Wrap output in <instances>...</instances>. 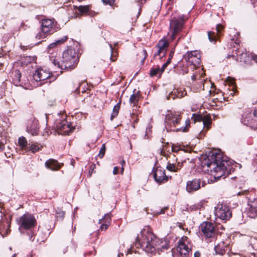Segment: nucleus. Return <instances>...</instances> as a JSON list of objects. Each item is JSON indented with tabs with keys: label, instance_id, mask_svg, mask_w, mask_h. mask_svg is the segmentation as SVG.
I'll return each instance as SVG.
<instances>
[{
	"label": "nucleus",
	"instance_id": "nucleus-1",
	"mask_svg": "<svg viewBox=\"0 0 257 257\" xmlns=\"http://www.w3.org/2000/svg\"><path fill=\"white\" fill-rule=\"evenodd\" d=\"M136 241L140 247L148 253H154L167 250L169 247V242L166 240L157 238L155 234L148 229H143L137 238Z\"/></svg>",
	"mask_w": 257,
	"mask_h": 257
},
{
	"label": "nucleus",
	"instance_id": "nucleus-2",
	"mask_svg": "<svg viewBox=\"0 0 257 257\" xmlns=\"http://www.w3.org/2000/svg\"><path fill=\"white\" fill-rule=\"evenodd\" d=\"M227 162L222 159V155L218 152H212L202 162V169L206 173H210L217 179L224 175Z\"/></svg>",
	"mask_w": 257,
	"mask_h": 257
},
{
	"label": "nucleus",
	"instance_id": "nucleus-3",
	"mask_svg": "<svg viewBox=\"0 0 257 257\" xmlns=\"http://www.w3.org/2000/svg\"><path fill=\"white\" fill-rule=\"evenodd\" d=\"M77 61L78 57L76 56L75 50L69 48L63 52L60 61L54 59L53 63L55 66L61 69L71 70L76 67Z\"/></svg>",
	"mask_w": 257,
	"mask_h": 257
},
{
	"label": "nucleus",
	"instance_id": "nucleus-4",
	"mask_svg": "<svg viewBox=\"0 0 257 257\" xmlns=\"http://www.w3.org/2000/svg\"><path fill=\"white\" fill-rule=\"evenodd\" d=\"M181 118L180 115L175 113L170 112L166 115L165 119V128L167 132L169 131H182L183 132H187L188 127L190 125V120L187 119L186 120L185 126L181 127L175 128L177 125L179 123Z\"/></svg>",
	"mask_w": 257,
	"mask_h": 257
},
{
	"label": "nucleus",
	"instance_id": "nucleus-5",
	"mask_svg": "<svg viewBox=\"0 0 257 257\" xmlns=\"http://www.w3.org/2000/svg\"><path fill=\"white\" fill-rule=\"evenodd\" d=\"M19 225V230L22 232V229L28 230L33 228L36 224V220L31 214L26 213L17 219Z\"/></svg>",
	"mask_w": 257,
	"mask_h": 257
},
{
	"label": "nucleus",
	"instance_id": "nucleus-6",
	"mask_svg": "<svg viewBox=\"0 0 257 257\" xmlns=\"http://www.w3.org/2000/svg\"><path fill=\"white\" fill-rule=\"evenodd\" d=\"M183 25L184 20L182 18H174L170 21V33L172 40H174L176 36L182 31Z\"/></svg>",
	"mask_w": 257,
	"mask_h": 257
},
{
	"label": "nucleus",
	"instance_id": "nucleus-7",
	"mask_svg": "<svg viewBox=\"0 0 257 257\" xmlns=\"http://www.w3.org/2000/svg\"><path fill=\"white\" fill-rule=\"evenodd\" d=\"M176 250L179 252L182 257L187 256L191 250V247L187 236H184L179 239Z\"/></svg>",
	"mask_w": 257,
	"mask_h": 257
},
{
	"label": "nucleus",
	"instance_id": "nucleus-8",
	"mask_svg": "<svg viewBox=\"0 0 257 257\" xmlns=\"http://www.w3.org/2000/svg\"><path fill=\"white\" fill-rule=\"evenodd\" d=\"M215 215L221 220H226L231 216V212L227 205L219 204L215 208Z\"/></svg>",
	"mask_w": 257,
	"mask_h": 257
},
{
	"label": "nucleus",
	"instance_id": "nucleus-9",
	"mask_svg": "<svg viewBox=\"0 0 257 257\" xmlns=\"http://www.w3.org/2000/svg\"><path fill=\"white\" fill-rule=\"evenodd\" d=\"M55 125L58 133L62 135H69L74 129L65 118L62 120H57Z\"/></svg>",
	"mask_w": 257,
	"mask_h": 257
},
{
	"label": "nucleus",
	"instance_id": "nucleus-10",
	"mask_svg": "<svg viewBox=\"0 0 257 257\" xmlns=\"http://www.w3.org/2000/svg\"><path fill=\"white\" fill-rule=\"evenodd\" d=\"M241 122L245 125L250 127H257V118L254 116V112L252 113L249 110L244 111L241 115Z\"/></svg>",
	"mask_w": 257,
	"mask_h": 257
},
{
	"label": "nucleus",
	"instance_id": "nucleus-11",
	"mask_svg": "<svg viewBox=\"0 0 257 257\" xmlns=\"http://www.w3.org/2000/svg\"><path fill=\"white\" fill-rule=\"evenodd\" d=\"M200 229L206 238H214L216 235L214 224L210 222H203Z\"/></svg>",
	"mask_w": 257,
	"mask_h": 257
},
{
	"label": "nucleus",
	"instance_id": "nucleus-12",
	"mask_svg": "<svg viewBox=\"0 0 257 257\" xmlns=\"http://www.w3.org/2000/svg\"><path fill=\"white\" fill-rule=\"evenodd\" d=\"M200 52L196 50L188 52L187 54L184 56V59L188 63L194 67H197L200 64Z\"/></svg>",
	"mask_w": 257,
	"mask_h": 257
},
{
	"label": "nucleus",
	"instance_id": "nucleus-13",
	"mask_svg": "<svg viewBox=\"0 0 257 257\" xmlns=\"http://www.w3.org/2000/svg\"><path fill=\"white\" fill-rule=\"evenodd\" d=\"M56 28L53 20L47 19L42 21L41 28L44 32L52 34L56 31Z\"/></svg>",
	"mask_w": 257,
	"mask_h": 257
},
{
	"label": "nucleus",
	"instance_id": "nucleus-14",
	"mask_svg": "<svg viewBox=\"0 0 257 257\" xmlns=\"http://www.w3.org/2000/svg\"><path fill=\"white\" fill-rule=\"evenodd\" d=\"M153 174L156 182L159 184L164 183L168 180V177L165 175V170L161 168L157 167Z\"/></svg>",
	"mask_w": 257,
	"mask_h": 257
},
{
	"label": "nucleus",
	"instance_id": "nucleus-15",
	"mask_svg": "<svg viewBox=\"0 0 257 257\" xmlns=\"http://www.w3.org/2000/svg\"><path fill=\"white\" fill-rule=\"evenodd\" d=\"M193 118L194 121H200L202 122L204 125V128L206 130H208L211 124V119L210 116L208 115H205L202 116L201 115H193Z\"/></svg>",
	"mask_w": 257,
	"mask_h": 257
},
{
	"label": "nucleus",
	"instance_id": "nucleus-16",
	"mask_svg": "<svg viewBox=\"0 0 257 257\" xmlns=\"http://www.w3.org/2000/svg\"><path fill=\"white\" fill-rule=\"evenodd\" d=\"M50 77V73L42 69H38L33 74V78L36 81H43Z\"/></svg>",
	"mask_w": 257,
	"mask_h": 257
},
{
	"label": "nucleus",
	"instance_id": "nucleus-17",
	"mask_svg": "<svg viewBox=\"0 0 257 257\" xmlns=\"http://www.w3.org/2000/svg\"><path fill=\"white\" fill-rule=\"evenodd\" d=\"M39 122L36 119H31L28 121L27 131L33 136L37 135L39 131Z\"/></svg>",
	"mask_w": 257,
	"mask_h": 257
},
{
	"label": "nucleus",
	"instance_id": "nucleus-18",
	"mask_svg": "<svg viewBox=\"0 0 257 257\" xmlns=\"http://www.w3.org/2000/svg\"><path fill=\"white\" fill-rule=\"evenodd\" d=\"M248 211L250 217L257 216V197L252 199H250L248 201Z\"/></svg>",
	"mask_w": 257,
	"mask_h": 257
},
{
	"label": "nucleus",
	"instance_id": "nucleus-19",
	"mask_svg": "<svg viewBox=\"0 0 257 257\" xmlns=\"http://www.w3.org/2000/svg\"><path fill=\"white\" fill-rule=\"evenodd\" d=\"M239 58L240 62H243L247 64H249L251 60L257 63V55H250L243 51L239 54Z\"/></svg>",
	"mask_w": 257,
	"mask_h": 257
},
{
	"label": "nucleus",
	"instance_id": "nucleus-20",
	"mask_svg": "<svg viewBox=\"0 0 257 257\" xmlns=\"http://www.w3.org/2000/svg\"><path fill=\"white\" fill-rule=\"evenodd\" d=\"M201 183L200 179H193L188 181L186 185L187 191L188 192H191L198 190L200 188Z\"/></svg>",
	"mask_w": 257,
	"mask_h": 257
},
{
	"label": "nucleus",
	"instance_id": "nucleus-21",
	"mask_svg": "<svg viewBox=\"0 0 257 257\" xmlns=\"http://www.w3.org/2000/svg\"><path fill=\"white\" fill-rule=\"evenodd\" d=\"M223 27L221 24H217L216 27V30L217 32V34H215V32H208V39L211 42L215 43L217 40V38L219 37V33L221 32L222 30H223Z\"/></svg>",
	"mask_w": 257,
	"mask_h": 257
},
{
	"label": "nucleus",
	"instance_id": "nucleus-22",
	"mask_svg": "<svg viewBox=\"0 0 257 257\" xmlns=\"http://www.w3.org/2000/svg\"><path fill=\"white\" fill-rule=\"evenodd\" d=\"M11 223L8 219L0 221V231L2 235H7L10 231Z\"/></svg>",
	"mask_w": 257,
	"mask_h": 257
},
{
	"label": "nucleus",
	"instance_id": "nucleus-23",
	"mask_svg": "<svg viewBox=\"0 0 257 257\" xmlns=\"http://www.w3.org/2000/svg\"><path fill=\"white\" fill-rule=\"evenodd\" d=\"M45 166L46 168L53 171L57 170L60 168V165L58 162L52 159L46 162Z\"/></svg>",
	"mask_w": 257,
	"mask_h": 257
},
{
	"label": "nucleus",
	"instance_id": "nucleus-24",
	"mask_svg": "<svg viewBox=\"0 0 257 257\" xmlns=\"http://www.w3.org/2000/svg\"><path fill=\"white\" fill-rule=\"evenodd\" d=\"M158 48L163 50V56H164L167 52V49L168 47V43L165 40H160L157 44Z\"/></svg>",
	"mask_w": 257,
	"mask_h": 257
},
{
	"label": "nucleus",
	"instance_id": "nucleus-25",
	"mask_svg": "<svg viewBox=\"0 0 257 257\" xmlns=\"http://www.w3.org/2000/svg\"><path fill=\"white\" fill-rule=\"evenodd\" d=\"M140 95L139 91H138L136 93H133L132 94L129 99V102L131 104H133L135 105L137 104L139 99L140 98Z\"/></svg>",
	"mask_w": 257,
	"mask_h": 257
},
{
	"label": "nucleus",
	"instance_id": "nucleus-26",
	"mask_svg": "<svg viewBox=\"0 0 257 257\" xmlns=\"http://www.w3.org/2000/svg\"><path fill=\"white\" fill-rule=\"evenodd\" d=\"M226 82L228 83L230 87H231V90L230 91V94L233 95L235 93V86L234 79L228 77L226 79Z\"/></svg>",
	"mask_w": 257,
	"mask_h": 257
},
{
	"label": "nucleus",
	"instance_id": "nucleus-27",
	"mask_svg": "<svg viewBox=\"0 0 257 257\" xmlns=\"http://www.w3.org/2000/svg\"><path fill=\"white\" fill-rule=\"evenodd\" d=\"M50 35L48 33L44 32L42 29L36 35L35 38L37 40H42L43 41L47 36Z\"/></svg>",
	"mask_w": 257,
	"mask_h": 257
},
{
	"label": "nucleus",
	"instance_id": "nucleus-28",
	"mask_svg": "<svg viewBox=\"0 0 257 257\" xmlns=\"http://www.w3.org/2000/svg\"><path fill=\"white\" fill-rule=\"evenodd\" d=\"M18 143L19 146L22 150L26 149L28 146V142L26 139L24 137H21L19 138Z\"/></svg>",
	"mask_w": 257,
	"mask_h": 257
},
{
	"label": "nucleus",
	"instance_id": "nucleus-29",
	"mask_svg": "<svg viewBox=\"0 0 257 257\" xmlns=\"http://www.w3.org/2000/svg\"><path fill=\"white\" fill-rule=\"evenodd\" d=\"M120 108V103H118L113 107L112 112L110 116V119L112 120L114 117L117 115Z\"/></svg>",
	"mask_w": 257,
	"mask_h": 257
},
{
	"label": "nucleus",
	"instance_id": "nucleus-30",
	"mask_svg": "<svg viewBox=\"0 0 257 257\" xmlns=\"http://www.w3.org/2000/svg\"><path fill=\"white\" fill-rule=\"evenodd\" d=\"M29 150L34 153L38 151L40 149L36 143H34L33 142H31L29 144Z\"/></svg>",
	"mask_w": 257,
	"mask_h": 257
},
{
	"label": "nucleus",
	"instance_id": "nucleus-31",
	"mask_svg": "<svg viewBox=\"0 0 257 257\" xmlns=\"http://www.w3.org/2000/svg\"><path fill=\"white\" fill-rule=\"evenodd\" d=\"M181 166H176V165L173 164H168L167 166V169L170 171L176 172L180 169Z\"/></svg>",
	"mask_w": 257,
	"mask_h": 257
},
{
	"label": "nucleus",
	"instance_id": "nucleus-32",
	"mask_svg": "<svg viewBox=\"0 0 257 257\" xmlns=\"http://www.w3.org/2000/svg\"><path fill=\"white\" fill-rule=\"evenodd\" d=\"M162 73L161 72L160 68L159 67L153 68L150 71V75L151 76L157 75V74L161 75Z\"/></svg>",
	"mask_w": 257,
	"mask_h": 257
},
{
	"label": "nucleus",
	"instance_id": "nucleus-33",
	"mask_svg": "<svg viewBox=\"0 0 257 257\" xmlns=\"http://www.w3.org/2000/svg\"><path fill=\"white\" fill-rule=\"evenodd\" d=\"M111 220L110 217L108 214H105L104 217L102 219H100L99 220V223H101L102 222L107 223L108 224H110Z\"/></svg>",
	"mask_w": 257,
	"mask_h": 257
},
{
	"label": "nucleus",
	"instance_id": "nucleus-34",
	"mask_svg": "<svg viewBox=\"0 0 257 257\" xmlns=\"http://www.w3.org/2000/svg\"><path fill=\"white\" fill-rule=\"evenodd\" d=\"M64 215H65V213L64 211H63L62 210H61V209H58L57 211H56V219L58 220H63V219L64 218Z\"/></svg>",
	"mask_w": 257,
	"mask_h": 257
},
{
	"label": "nucleus",
	"instance_id": "nucleus-35",
	"mask_svg": "<svg viewBox=\"0 0 257 257\" xmlns=\"http://www.w3.org/2000/svg\"><path fill=\"white\" fill-rule=\"evenodd\" d=\"M214 250L216 254L223 255L225 253L224 249L222 248V247L221 246L220 244H218L215 246Z\"/></svg>",
	"mask_w": 257,
	"mask_h": 257
},
{
	"label": "nucleus",
	"instance_id": "nucleus-36",
	"mask_svg": "<svg viewBox=\"0 0 257 257\" xmlns=\"http://www.w3.org/2000/svg\"><path fill=\"white\" fill-rule=\"evenodd\" d=\"M21 74L18 70L15 71L14 80L17 84L20 81Z\"/></svg>",
	"mask_w": 257,
	"mask_h": 257
},
{
	"label": "nucleus",
	"instance_id": "nucleus-37",
	"mask_svg": "<svg viewBox=\"0 0 257 257\" xmlns=\"http://www.w3.org/2000/svg\"><path fill=\"white\" fill-rule=\"evenodd\" d=\"M89 6H80L78 7V11L82 13H85L89 11Z\"/></svg>",
	"mask_w": 257,
	"mask_h": 257
},
{
	"label": "nucleus",
	"instance_id": "nucleus-38",
	"mask_svg": "<svg viewBox=\"0 0 257 257\" xmlns=\"http://www.w3.org/2000/svg\"><path fill=\"white\" fill-rule=\"evenodd\" d=\"M250 242L252 248H257V238L251 237Z\"/></svg>",
	"mask_w": 257,
	"mask_h": 257
},
{
	"label": "nucleus",
	"instance_id": "nucleus-39",
	"mask_svg": "<svg viewBox=\"0 0 257 257\" xmlns=\"http://www.w3.org/2000/svg\"><path fill=\"white\" fill-rule=\"evenodd\" d=\"M105 150H106V148H105V144H103L101 146V149L99 151V154H98V156L100 158H102L103 157V156L104 155V154L105 152Z\"/></svg>",
	"mask_w": 257,
	"mask_h": 257
},
{
	"label": "nucleus",
	"instance_id": "nucleus-40",
	"mask_svg": "<svg viewBox=\"0 0 257 257\" xmlns=\"http://www.w3.org/2000/svg\"><path fill=\"white\" fill-rule=\"evenodd\" d=\"M102 224L101 225L100 227V229L101 230H106L109 224H107V223H101Z\"/></svg>",
	"mask_w": 257,
	"mask_h": 257
},
{
	"label": "nucleus",
	"instance_id": "nucleus-41",
	"mask_svg": "<svg viewBox=\"0 0 257 257\" xmlns=\"http://www.w3.org/2000/svg\"><path fill=\"white\" fill-rule=\"evenodd\" d=\"M67 39H68V37L64 36L63 38H62L61 39L58 40L57 41V42L59 44H61V43H62L64 42L65 41H66Z\"/></svg>",
	"mask_w": 257,
	"mask_h": 257
},
{
	"label": "nucleus",
	"instance_id": "nucleus-42",
	"mask_svg": "<svg viewBox=\"0 0 257 257\" xmlns=\"http://www.w3.org/2000/svg\"><path fill=\"white\" fill-rule=\"evenodd\" d=\"M115 0H102V2L105 4H108L109 5H112Z\"/></svg>",
	"mask_w": 257,
	"mask_h": 257
},
{
	"label": "nucleus",
	"instance_id": "nucleus-43",
	"mask_svg": "<svg viewBox=\"0 0 257 257\" xmlns=\"http://www.w3.org/2000/svg\"><path fill=\"white\" fill-rule=\"evenodd\" d=\"M57 44H59L57 42V41L55 42L52 43L50 44L48 47L49 49L53 48H54Z\"/></svg>",
	"mask_w": 257,
	"mask_h": 257
},
{
	"label": "nucleus",
	"instance_id": "nucleus-44",
	"mask_svg": "<svg viewBox=\"0 0 257 257\" xmlns=\"http://www.w3.org/2000/svg\"><path fill=\"white\" fill-rule=\"evenodd\" d=\"M167 65L168 64H167L165 63L162 65V67L160 68L161 72L163 73V72L164 71L165 69L166 68Z\"/></svg>",
	"mask_w": 257,
	"mask_h": 257
},
{
	"label": "nucleus",
	"instance_id": "nucleus-45",
	"mask_svg": "<svg viewBox=\"0 0 257 257\" xmlns=\"http://www.w3.org/2000/svg\"><path fill=\"white\" fill-rule=\"evenodd\" d=\"M161 54H163V50H161L160 49L158 48L157 52L154 55L155 57L157 55H160Z\"/></svg>",
	"mask_w": 257,
	"mask_h": 257
},
{
	"label": "nucleus",
	"instance_id": "nucleus-46",
	"mask_svg": "<svg viewBox=\"0 0 257 257\" xmlns=\"http://www.w3.org/2000/svg\"><path fill=\"white\" fill-rule=\"evenodd\" d=\"M172 151L173 152H178V151H179V149L178 148V147H176L174 145L172 146Z\"/></svg>",
	"mask_w": 257,
	"mask_h": 257
},
{
	"label": "nucleus",
	"instance_id": "nucleus-47",
	"mask_svg": "<svg viewBox=\"0 0 257 257\" xmlns=\"http://www.w3.org/2000/svg\"><path fill=\"white\" fill-rule=\"evenodd\" d=\"M118 168L117 167H114L113 170V173L114 175H116L118 173Z\"/></svg>",
	"mask_w": 257,
	"mask_h": 257
},
{
	"label": "nucleus",
	"instance_id": "nucleus-48",
	"mask_svg": "<svg viewBox=\"0 0 257 257\" xmlns=\"http://www.w3.org/2000/svg\"><path fill=\"white\" fill-rule=\"evenodd\" d=\"M200 252L199 251H196L194 253V257H200Z\"/></svg>",
	"mask_w": 257,
	"mask_h": 257
},
{
	"label": "nucleus",
	"instance_id": "nucleus-49",
	"mask_svg": "<svg viewBox=\"0 0 257 257\" xmlns=\"http://www.w3.org/2000/svg\"><path fill=\"white\" fill-rule=\"evenodd\" d=\"M197 76L196 75H195V74H193V75L192 76V77H191V79H192V80H196V79H197Z\"/></svg>",
	"mask_w": 257,
	"mask_h": 257
},
{
	"label": "nucleus",
	"instance_id": "nucleus-50",
	"mask_svg": "<svg viewBox=\"0 0 257 257\" xmlns=\"http://www.w3.org/2000/svg\"><path fill=\"white\" fill-rule=\"evenodd\" d=\"M188 69L186 68V69H184V70H183V69L182 70V74H183V75H184V74H186V73H188Z\"/></svg>",
	"mask_w": 257,
	"mask_h": 257
},
{
	"label": "nucleus",
	"instance_id": "nucleus-51",
	"mask_svg": "<svg viewBox=\"0 0 257 257\" xmlns=\"http://www.w3.org/2000/svg\"><path fill=\"white\" fill-rule=\"evenodd\" d=\"M171 60V57H169L165 63H166L168 65L170 63Z\"/></svg>",
	"mask_w": 257,
	"mask_h": 257
},
{
	"label": "nucleus",
	"instance_id": "nucleus-52",
	"mask_svg": "<svg viewBox=\"0 0 257 257\" xmlns=\"http://www.w3.org/2000/svg\"><path fill=\"white\" fill-rule=\"evenodd\" d=\"M254 116L257 118V109L254 111Z\"/></svg>",
	"mask_w": 257,
	"mask_h": 257
},
{
	"label": "nucleus",
	"instance_id": "nucleus-53",
	"mask_svg": "<svg viewBox=\"0 0 257 257\" xmlns=\"http://www.w3.org/2000/svg\"><path fill=\"white\" fill-rule=\"evenodd\" d=\"M143 54L145 55V58H146V56L147 55L146 51V50H143Z\"/></svg>",
	"mask_w": 257,
	"mask_h": 257
},
{
	"label": "nucleus",
	"instance_id": "nucleus-54",
	"mask_svg": "<svg viewBox=\"0 0 257 257\" xmlns=\"http://www.w3.org/2000/svg\"><path fill=\"white\" fill-rule=\"evenodd\" d=\"M150 130H151V128H150V127H149V128H148V127H147V129H146V136H147V134H148V132L150 131Z\"/></svg>",
	"mask_w": 257,
	"mask_h": 257
},
{
	"label": "nucleus",
	"instance_id": "nucleus-55",
	"mask_svg": "<svg viewBox=\"0 0 257 257\" xmlns=\"http://www.w3.org/2000/svg\"><path fill=\"white\" fill-rule=\"evenodd\" d=\"M109 47H110V50H111V54H112V52H113V48H112V45H111V44H109Z\"/></svg>",
	"mask_w": 257,
	"mask_h": 257
},
{
	"label": "nucleus",
	"instance_id": "nucleus-56",
	"mask_svg": "<svg viewBox=\"0 0 257 257\" xmlns=\"http://www.w3.org/2000/svg\"><path fill=\"white\" fill-rule=\"evenodd\" d=\"M166 209H162L161 211L159 212V214H163L165 213V210Z\"/></svg>",
	"mask_w": 257,
	"mask_h": 257
},
{
	"label": "nucleus",
	"instance_id": "nucleus-57",
	"mask_svg": "<svg viewBox=\"0 0 257 257\" xmlns=\"http://www.w3.org/2000/svg\"><path fill=\"white\" fill-rule=\"evenodd\" d=\"M248 257H256V256L254 253H252L250 254V256H248Z\"/></svg>",
	"mask_w": 257,
	"mask_h": 257
},
{
	"label": "nucleus",
	"instance_id": "nucleus-58",
	"mask_svg": "<svg viewBox=\"0 0 257 257\" xmlns=\"http://www.w3.org/2000/svg\"><path fill=\"white\" fill-rule=\"evenodd\" d=\"M137 1H138V2L142 4L144 2H145L146 0H137Z\"/></svg>",
	"mask_w": 257,
	"mask_h": 257
},
{
	"label": "nucleus",
	"instance_id": "nucleus-59",
	"mask_svg": "<svg viewBox=\"0 0 257 257\" xmlns=\"http://www.w3.org/2000/svg\"><path fill=\"white\" fill-rule=\"evenodd\" d=\"M3 147V143H1L0 144V151L2 150Z\"/></svg>",
	"mask_w": 257,
	"mask_h": 257
},
{
	"label": "nucleus",
	"instance_id": "nucleus-60",
	"mask_svg": "<svg viewBox=\"0 0 257 257\" xmlns=\"http://www.w3.org/2000/svg\"><path fill=\"white\" fill-rule=\"evenodd\" d=\"M182 163H181L180 162H178V164L177 165H176V166H182Z\"/></svg>",
	"mask_w": 257,
	"mask_h": 257
},
{
	"label": "nucleus",
	"instance_id": "nucleus-61",
	"mask_svg": "<svg viewBox=\"0 0 257 257\" xmlns=\"http://www.w3.org/2000/svg\"><path fill=\"white\" fill-rule=\"evenodd\" d=\"M173 54H174V52H171L170 55V57H171V58H172Z\"/></svg>",
	"mask_w": 257,
	"mask_h": 257
},
{
	"label": "nucleus",
	"instance_id": "nucleus-62",
	"mask_svg": "<svg viewBox=\"0 0 257 257\" xmlns=\"http://www.w3.org/2000/svg\"><path fill=\"white\" fill-rule=\"evenodd\" d=\"M121 163L122 166H123V164H125V162H124V160H122V161H121Z\"/></svg>",
	"mask_w": 257,
	"mask_h": 257
},
{
	"label": "nucleus",
	"instance_id": "nucleus-63",
	"mask_svg": "<svg viewBox=\"0 0 257 257\" xmlns=\"http://www.w3.org/2000/svg\"><path fill=\"white\" fill-rule=\"evenodd\" d=\"M184 96L183 92H182V93L180 95V97H183Z\"/></svg>",
	"mask_w": 257,
	"mask_h": 257
},
{
	"label": "nucleus",
	"instance_id": "nucleus-64",
	"mask_svg": "<svg viewBox=\"0 0 257 257\" xmlns=\"http://www.w3.org/2000/svg\"><path fill=\"white\" fill-rule=\"evenodd\" d=\"M238 257H248V256H245V255H243V256H242V255H239Z\"/></svg>",
	"mask_w": 257,
	"mask_h": 257
}]
</instances>
